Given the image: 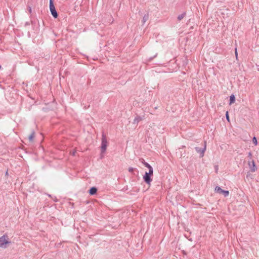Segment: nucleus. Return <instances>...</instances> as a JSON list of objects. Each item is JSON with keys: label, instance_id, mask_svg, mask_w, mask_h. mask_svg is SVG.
I'll use <instances>...</instances> for the list:
<instances>
[{"label": "nucleus", "instance_id": "obj_4", "mask_svg": "<svg viewBox=\"0 0 259 259\" xmlns=\"http://www.w3.org/2000/svg\"><path fill=\"white\" fill-rule=\"evenodd\" d=\"M248 165L249 167L250 171L251 172H254L257 170V166L255 163L254 160L251 159L249 160L247 162Z\"/></svg>", "mask_w": 259, "mask_h": 259}, {"label": "nucleus", "instance_id": "obj_19", "mask_svg": "<svg viewBox=\"0 0 259 259\" xmlns=\"http://www.w3.org/2000/svg\"><path fill=\"white\" fill-rule=\"evenodd\" d=\"M75 151H73V152H72V154L73 155H75Z\"/></svg>", "mask_w": 259, "mask_h": 259}, {"label": "nucleus", "instance_id": "obj_15", "mask_svg": "<svg viewBox=\"0 0 259 259\" xmlns=\"http://www.w3.org/2000/svg\"><path fill=\"white\" fill-rule=\"evenodd\" d=\"M128 171L130 172H133L134 171V168L133 167H130L128 168Z\"/></svg>", "mask_w": 259, "mask_h": 259}, {"label": "nucleus", "instance_id": "obj_5", "mask_svg": "<svg viewBox=\"0 0 259 259\" xmlns=\"http://www.w3.org/2000/svg\"><path fill=\"white\" fill-rule=\"evenodd\" d=\"M214 191H215V192H217L218 193L222 194L225 197L228 196L229 194V192L228 191L223 190L222 189H221L219 186H217L215 188Z\"/></svg>", "mask_w": 259, "mask_h": 259}, {"label": "nucleus", "instance_id": "obj_12", "mask_svg": "<svg viewBox=\"0 0 259 259\" xmlns=\"http://www.w3.org/2000/svg\"><path fill=\"white\" fill-rule=\"evenodd\" d=\"M226 118H227V121L228 122H230V118H229V113H228V111H227L226 113Z\"/></svg>", "mask_w": 259, "mask_h": 259}, {"label": "nucleus", "instance_id": "obj_6", "mask_svg": "<svg viewBox=\"0 0 259 259\" xmlns=\"http://www.w3.org/2000/svg\"><path fill=\"white\" fill-rule=\"evenodd\" d=\"M50 10L53 16L55 18H57L58 17V14L56 11L55 7L53 3L50 4Z\"/></svg>", "mask_w": 259, "mask_h": 259}, {"label": "nucleus", "instance_id": "obj_10", "mask_svg": "<svg viewBox=\"0 0 259 259\" xmlns=\"http://www.w3.org/2000/svg\"><path fill=\"white\" fill-rule=\"evenodd\" d=\"M34 137V133H32L31 134V135L29 136V140L30 142H32L33 141V139Z\"/></svg>", "mask_w": 259, "mask_h": 259}, {"label": "nucleus", "instance_id": "obj_8", "mask_svg": "<svg viewBox=\"0 0 259 259\" xmlns=\"http://www.w3.org/2000/svg\"><path fill=\"white\" fill-rule=\"evenodd\" d=\"M235 97L234 95H232L230 97V103H229V104L231 105L232 104L234 103L235 102Z\"/></svg>", "mask_w": 259, "mask_h": 259}, {"label": "nucleus", "instance_id": "obj_16", "mask_svg": "<svg viewBox=\"0 0 259 259\" xmlns=\"http://www.w3.org/2000/svg\"><path fill=\"white\" fill-rule=\"evenodd\" d=\"M182 18H183V16H179L178 19L179 20H181Z\"/></svg>", "mask_w": 259, "mask_h": 259}, {"label": "nucleus", "instance_id": "obj_20", "mask_svg": "<svg viewBox=\"0 0 259 259\" xmlns=\"http://www.w3.org/2000/svg\"><path fill=\"white\" fill-rule=\"evenodd\" d=\"M1 68V66H0V69Z\"/></svg>", "mask_w": 259, "mask_h": 259}, {"label": "nucleus", "instance_id": "obj_11", "mask_svg": "<svg viewBox=\"0 0 259 259\" xmlns=\"http://www.w3.org/2000/svg\"><path fill=\"white\" fill-rule=\"evenodd\" d=\"M252 142L255 145H257V142L255 137H254L252 139Z\"/></svg>", "mask_w": 259, "mask_h": 259}, {"label": "nucleus", "instance_id": "obj_1", "mask_svg": "<svg viewBox=\"0 0 259 259\" xmlns=\"http://www.w3.org/2000/svg\"><path fill=\"white\" fill-rule=\"evenodd\" d=\"M143 164L144 165L148 168L149 172H146L144 176H143V179L146 183L148 185H150L151 182L152 181L151 177L153 175V169L152 166L147 162H144Z\"/></svg>", "mask_w": 259, "mask_h": 259}, {"label": "nucleus", "instance_id": "obj_14", "mask_svg": "<svg viewBox=\"0 0 259 259\" xmlns=\"http://www.w3.org/2000/svg\"><path fill=\"white\" fill-rule=\"evenodd\" d=\"M248 157L250 158V160L252 159V153L251 152L248 153Z\"/></svg>", "mask_w": 259, "mask_h": 259}, {"label": "nucleus", "instance_id": "obj_7", "mask_svg": "<svg viewBox=\"0 0 259 259\" xmlns=\"http://www.w3.org/2000/svg\"><path fill=\"white\" fill-rule=\"evenodd\" d=\"M97 189L96 188L92 187L90 190L89 193H90V194L91 195H94V194H95L97 193Z\"/></svg>", "mask_w": 259, "mask_h": 259}, {"label": "nucleus", "instance_id": "obj_18", "mask_svg": "<svg viewBox=\"0 0 259 259\" xmlns=\"http://www.w3.org/2000/svg\"><path fill=\"white\" fill-rule=\"evenodd\" d=\"M53 3V0H50V4Z\"/></svg>", "mask_w": 259, "mask_h": 259}, {"label": "nucleus", "instance_id": "obj_9", "mask_svg": "<svg viewBox=\"0 0 259 259\" xmlns=\"http://www.w3.org/2000/svg\"><path fill=\"white\" fill-rule=\"evenodd\" d=\"M205 149H206V146H205L204 149L202 150H200L198 148H196V150L197 151V152L200 153L201 157H203V156L204 153V151L205 150Z\"/></svg>", "mask_w": 259, "mask_h": 259}, {"label": "nucleus", "instance_id": "obj_2", "mask_svg": "<svg viewBox=\"0 0 259 259\" xmlns=\"http://www.w3.org/2000/svg\"><path fill=\"white\" fill-rule=\"evenodd\" d=\"M11 243L10 239L7 235H4L0 237V247L6 248Z\"/></svg>", "mask_w": 259, "mask_h": 259}, {"label": "nucleus", "instance_id": "obj_3", "mask_svg": "<svg viewBox=\"0 0 259 259\" xmlns=\"http://www.w3.org/2000/svg\"><path fill=\"white\" fill-rule=\"evenodd\" d=\"M108 146V141L105 135H103L102 137V144H101V152L104 153L106 150Z\"/></svg>", "mask_w": 259, "mask_h": 259}, {"label": "nucleus", "instance_id": "obj_17", "mask_svg": "<svg viewBox=\"0 0 259 259\" xmlns=\"http://www.w3.org/2000/svg\"><path fill=\"white\" fill-rule=\"evenodd\" d=\"M235 55H236V56L237 57V49H235Z\"/></svg>", "mask_w": 259, "mask_h": 259}, {"label": "nucleus", "instance_id": "obj_13", "mask_svg": "<svg viewBox=\"0 0 259 259\" xmlns=\"http://www.w3.org/2000/svg\"><path fill=\"white\" fill-rule=\"evenodd\" d=\"M147 19H148V16H144L143 17V20L144 23H145L146 22V21L147 20Z\"/></svg>", "mask_w": 259, "mask_h": 259}]
</instances>
